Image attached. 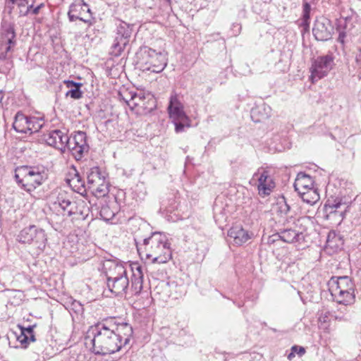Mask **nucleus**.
I'll return each instance as SVG.
<instances>
[{
	"instance_id": "f257e3e1",
	"label": "nucleus",
	"mask_w": 361,
	"mask_h": 361,
	"mask_svg": "<svg viewBox=\"0 0 361 361\" xmlns=\"http://www.w3.org/2000/svg\"><path fill=\"white\" fill-rule=\"evenodd\" d=\"M111 323L104 320L92 326L85 337V345L95 355H105L119 351L123 347L119 335H116Z\"/></svg>"
},
{
	"instance_id": "f03ea898",
	"label": "nucleus",
	"mask_w": 361,
	"mask_h": 361,
	"mask_svg": "<svg viewBox=\"0 0 361 361\" xmlns=\"http://www.w3.org/2000/svg\"><path fill=\"white\" fill-rule=\"evenodd\" d=\"M136 246L140 256L152 260L153 263H166L171 257L166 237L159 232H154L149 238H145L143 243L140 245L136 241Z\"/></svg>"
},
{
	"instance_id": "7ed1b4c3",
	"label": "nucleus",
	"mask_w": 361,
	"mask_h": 361,
	"mask_svg": "<svg viewBox=\"0 0 361 361\" xmlns=\"http://www.w3.org/2000/svg\"><path fill=\"white\" fill-rule=\"evenodd\" d=\"M102 272L106 276V285L116 295L126 293L129 279L124 266L114 259H106L102 263Z\"/></svg>"
},
{
	"instance_id": "20e7f679",
	"label": "nucleus",
	"mask_w": 361,
	"mask_h": 361,
	"mask_svg": "<svg viewBox=\"0 0 361 361\" xmlns=\"http://www.w3.org/2000/svg\"><path fill=\"white\" fill-rule=\"evenodd\" d=\"M54 205H58L63 216L71 218L72 221L85 220L90 213V207L82 200L75 201L66 192H59Z\"/></svg>"
},
{
	"instance_id": "39448f33",
	"label": "nucleus",
	"mask_w": 361,
	"mask_h": 361,
	"mask_svg": "<svg viewBox=\"0 0 361 361\" xmlns=\"http://www.w3.org/2000/svg\"><path fill=\"white\" fill-rule=\"evenodd\" d=\"M14 178L18 185L29 192L41 185L46 179L42 169L30 166H18L15 170Z\"/></svg>"
},
{
	"instance_id": "423d86ee",
	"label": "nucleus",
	"mask_w": 361,
	"mask_h": 361,
	"mask_svg": "<svg viewBox=\"0 0 361 361\" xmlns=\"http://www.w3.org/2000/svg\"><path fill=\"white\" fill-rule=\"evenodd\" d=\"M137 54L141 63L146 66L145 69L147 71L158 73L163 71L166 66L165 56L148 47L140 48Z\"/></svg>"
},
{
	"instance_id": "0eeeda50",
	"label": "nucleus",
	"mask_w": 361,
	"mask_h": 361,
	"mask_svg": "<svg viewBox=\"0 0 361 361\" xmlns=\"http://www.w3.org/2000/svg\"><path fill=\"white\" fill-rule=\"evenodd\" d=\"M17 240L22 243H32L39 252L43 251L46 247L47 237L44 231L34 225L21 230Z\"/></svg>"
},
{
	"instance_id": "6e6552de",
	"label": "nucleus",
	"mask_w": 361,
	"mask_h": 361,
	"mask_svg": "<svg viewBox=\"0 0 361 361\" xmlns=\"http://www.w3.org/2000/svg\"><path fill=\"white\" fill-rule=\"evenodd\" d=\"M88 188L96 196L104 197L109 193V183L98 167L90 169L87 172Z\"/></svg>"
},
{
	"instance_id": "1a4fd4ad",
	"label": "nucleus",
	"mask_w": 361,
	"mask_h": 361,
	"mask_svg": "<svg viewBox=\"0 0 361 361\" xmlns=\"http://www.w3.org/2000/svg\"><path fill=\"white\" fill-rule=\"evenodd\" d=\"M335 66L334 56L332 52L317 57L312 62L310 68L311 78L320 80L326 77Z\"/></svg>"
},
{
	"instance_id": "9d476101",
	"label": "nucleus",
	"mask_w": 361,
	"mask_h": 361,
	"mask_svg": "<svg viewBox=\"0 0 361 361\" xmlns=\"http://www.w3.org/2000/svg\"><path fill=\"white\" fill-rule=\"evenodd\" d=\"M116 26L114 42L111 46V54L115 56H118L129 42L132 27L130 24L122 20H119Z\"/></svg>"
},
{
	"instance_id": "9b49d317",
	"label": "nucleus",
	"mask_w": 361,
	"mask_h": 361,
	"mask_svg": "<svg viewBox=\"0 0 361 361\" xmlns=\"http://www.w3.org/2000/svg\"><path fill=\"white\" fill-rule=\"evenodd\" d=\"M329 289L332 294L337 297L344 296L347 292V302H350L353 298L354 284L348 276L332 277L329 282Z\"/></svg>"
},
{
	"instance_id": "f8f14e48",
	"label": "nucleus",
	"mask_w": 361,
	"mask_h": 361,
	"mask_svg": "<svg viewBox=\"0 0 361 361\" xmlns=\"http://www.w3.org/2000/svg\"><path fill=\"white\" fill-rule=\"evenodd\" d=\"M346 204L339 197L328 199L324 206L325 218L328 220L334 219L340 224L347 209Z\"/></svg>"
},
{
	"instance_id": "ddd939ff",
	"label": "nucleus",
	"mask_w": 361,
	"mask_h": 361,
	"mask_svg": "<svg viewBox=\"0 0 361 361\" xmlns=\"http://www.w3.org/2000/svg\"><path fill=\"white\" fill-rule=\"evenodd\" d=\"M334 26L331 21L324 16L316 18L312 27V34L317 41L325 42L331 39Z\"/></svg>"
},
{
	"instance_id": "4468645a",
	"label": "nucleus",
	"mask_w": 361,
	"mask_h": 361,
	"mask_svg": "<svg viewBox=\"0 0 361 361\" xmlns=\"http://www.w3.org/2000/svg\"><path fill=\"white\" fill-rule=\"evenodd\" d=\"M66 148L72 152L77 160L80 159L83 153L87 152L89 150L86 133L82 131H78L72 139L68 137V145Z\"/></svg>"
},
{
	"instance_id": "2eb2a0df",
	"label": "nucleus",
	"mask_w": 361,
	"mask_h": 361,
	"mask_svg": "<svg viewBox=\"0 0 361 361\" xmlns=\"http://www.w3.org/2000/svg\"><path fill=\"white\" fill-rule=\"evenodd\" d=\"M44 140L47 145L56 149L65 152L68 145V135L61 130H52L44 135Z\"/></svg>"
},
{
	"instance_id": "dca6fc26",
	"label": "nucleus",
	"mask_w": 361,
	"mask_h": 361,
	"mask_svg": "<svg viewBox=\"0 0 361 361\" xmlns=\"http://www.w3.org/2000/svg\"><path fill=\"white\" fill-rule=\"evenodd\" d=\"M16 32L14 27L11 24L2 26L1 37V49H5V52L0 54V59L4 60L7 57V53L11 50V47L16 44Z\"/></svg>"
},
{
	"instance_id": "f3484780",
	"label": "nucleus",
	"mask_w": 361,
	"mask_h": 361,
	"mask_svg": "<svg viewBox=\"0 0 361 361\" xmlns=\"http://www.w3.org/2000/svg\"><path fill=\"white\" fill-rule=\"evenodd\" d=\"M253 178H256L258 180L257 188L259 194L261 195H269L275 187V183L269 175V172L263 169H258L254 173Z\"/></svg>"
},
{
	"instance_id": "a211bd4d",
	"label": "nucleus",
	"mask_w": 361,
	"mask_h": 361,
	"mask_svg": "<svg viewBox=\"0 0 361 361\" xmlns=\"http://www.w3.org/2000/svg\"><path fill=\"white\" fill-rule=\"evenodd\" d=\"M105 320L111 323V328L114 329L115 334L121 336L120 343H123V347L126 346L129 343L133 334L132 326L126 322L116 324L115 318H110Z\"/></svg>"
},
{
	"instance_id": "6ab92c4d",
	"label": "nucleus",
	"mask_w": 361,
	"mask_h": 361,
	"mask_svg": "<svg viewBox=\"0 0 361 361\" xmlns=\"http://www.w3.org/2000/svg\"><path fill=\"white\" fill-rule=\"evenodd\" d=\"M168 111L172 120H178L183 122H190L189 117L183 109V104L179 101L176 95H171L168 106Z\"/></svg>"
},
{
	"instance_id": "aec40b11",
	"label": "nucleus",
	"mask_w": 361,
	"mask_h": 361,
	"mask_svg": "<svg viewBox=\"0 0 361 361\" xmlns=\"http://www.w3.org/2000/svg\"><path fill=\"white\" fill-rule=\"evenodd\" d=\"M130 94V99L126 97H123V101L129 106L132 109L136 106H141L142 107L146 109L145 100L147 99L148 103H152V106L149 108V111H152L154 105V99L152 96L150 94H147V96L145 93L140 92H128Z\"/></svg>"
},
{
	"instance_id": "412c9836",
	"label": "nucleus",
	"mask_w": 361,
	"mask_h": 361,
	"mask_svg": "<svg viewBox=\"0 0 361 361\" xmlns=\"http://www.w3.org/2000/svg\"><path fill=\"white\" fill-rule=\"evenodd\" d=\"M274 242L276 238H279L287 243H302L305 241V235L302 232L297 231L292 228L281 230L280 232L274 235Z\"/></svg>"
},
{
	"instance_id": "4be33fe9",
	"label": "nucleus",
	"mask_w": 361,
	"mask_h": 361,
	"mask_svg": "<svg viewBox=\"0 0 361 361\" xmlns=\"http://www.w3.org/2000/svg\"><path fill=\"white\" fill-rule=\"evenodd\" d=\"M36 324L30 325L27 327H24L21 325H18L20 329V334L16 335L17 341L21 344L22 348H26L30 342L36 341L34 334V329Z\"/></svg>"
},
{
	"instance_id": "5701e85b",
	"label": "nucleus",
	"mask_w": 361,
	"mask_h": 361,
	"mask_svg": "<svg viewBox=\"0 0 361 361\" xmlns=\"http://www.w3.org/2000/svg\"><path fill=\"white\" fill-rule=\"evenodd\" d=\"M228 236L237 245H243L250 238L249 233L239 225L232 226L228 231Z\"/></svg>"
},
{
	"instance_id": "b1692460",
	"label": "nucleus",
	"mask_w": 361,
	"mask_h": 361,
	"mask_svg": "<svg viewBox=\"0 0 361 361\" xmlns=\"http://www.w3.org/2000/svg\"><path fill=\"white\" fill-rule=\"evenodd\" d=\"M271 111V107L263 102L251 109V118L255 123L261 122L270 117Z\"/></svg>"
},
{
	"instance_id": "393cba45",
	"label": "nucleus",
	"mask_w": 361,
	"mask_h": 361,
	"mask_svg": "<svg viewBox=\"0 0 361 361\" xmlns=\"http://www.w3.org/2000/svg\"><path fill=\"white\" fill-rule=\"evenodd\" d=\"M314 180L308 174L304 172H300L298 173L294 183V188L295 191L300 192L301 189L310 190L313 188Z\"/></svg>"
},
{
	"instance_id": "a878e982",
	"label": "nucleus",
	"mask_w": 361,
	"mask_h": 361,
	"mask_svg": "<svg viewBox=\"0 0 361 361\" xmlns=\"http://www.w3.org/2000/svg\"><path fill=\"white\" fill-rule=\"evenodd\" d=\"M13 128L18 133H27L29 132L28 116L20 111L17 112L15 116Z\"/></svg>"
},
{
	"instance_id": "bb28decb",
	"label": "nucleus",
	"mask_w": 361,
	"mask_h": 361,
	"mask_svg": "<svg viewBox=\"0 0 361 361\" xmlns=\"http://www.w3.org/2000/svg\"><path fill=\"white\" fill-rule=\"evenodd\" d=\"M64 84L69 89L66 93V97H70L74 99H78L82 97V92L80 90L82 83L73 80H64Z\"/></svg>"
},
{
	"instance_id": "cd10ccee",
	"label": "nucleus",
	"mask_w": 361,
	"mask_h": 361,
	"mask_svg": "<svg viewBox=\"0 0 361 361\" xmlns=\"http://www.w3.org/2000/svg\"><path fill=\"white\" fill-rule=\"evenodd\" d=\"M310 12H311L310 4L307 1H304L303 4H302V17L299 20V26L302 28V31L304 32L310 30Z\"/></svg>"
},
{
	"instance_id": "c85d7f7f",
	"label": "nucleus",
	"mask_w": 361,
	"mask_h": 361,
	"mask_svg": "<svg viewBox=\"0 0 361 361\" xmlns=\"http://www.w3.org/2000/svg\"><path fill=\"white\" fill-rule=\"evenodd\" d=\"M303 202L313 205L319 200V195L315 189L306 190L298 192Z\"/></svg>"
},
{
	"instance_id": "c756f323",
	"label": "nucleus",
	"mask_w": 361,
	"mask_h": 361,
	"mask_svg": "<svg viewBox=\"0 0 361 361\" xmlns=\"http://www.w3.org/2000/svg\"><path fill=\"white\" fill-rule=\"evenodd\" d=\"M137 271L138 272V275L135 273H133V278L131 281V288L134 292V294H139L142 289V272L141 267H137Z\"/></svg>"
},
{
	"instance_id": "7c9ffc66",
	"label": "nucleus",
	"mask_w": 361,
	"mask_h": 361,
	"mask_svg": "<svg viewBox=\"0 0 361 361\" xmlns=\"http://www.w3.org/2000/svg\"><path fill=\"white\" fill-rule=\"evenodd\" d=\"M69 184L78 193L85 191V183L81 176L76 171L74 176L69 180Z\"/></svg>"
},
{
	"instance_id": "2f4dec72",
	"label": "nucleus",
	"mask_w": 361,
	"mask_h": 361,
	"mask_svg": "<svg viewBox=\"0 0 361 361\" xmlns=\"http://www.w3.org/2000/svg\"><path fill=\"white\" fill-rule=\"evenodd\" d=\"M78 10L77 9V8H75V6H70L69 11L68 12V17L69 20L71 22H73L76 20H79L90 25L92 24V16L90 15H89L88 18H86L85 16H79L78 15Z\"/></svg>"
},
{
	"instance_id": "473e14b6",
	"label": "nucleus",
	"mask_w": 361,
	"mask_h": 361,
	"mask_svg": "<svg viewBox=\"0 0 361 361\" xmlns=\"http://www.w3.org/2000/svg\"><path fill=\"white\" fill-rule=\"evenodd\" d=\"M44 124V120L42 118L35 116H28L29 133L38 132Z\"/></svg>"
},
{
	"instance_id": "72a5a7b5",
	"label": "nucleus",
	"mask_w": 361,
	"mask_h": 361,
	"mask_svg": "<svg viewBox=\"0 0 361 361\" xmlns=\"http://www.w3.org/2000/svg\"><path fill=\"white\" fill-rule=\"evenodd\" d=\"M71 6H75V8L77 7V9L78 10V15L79 16H85L86 18H88L89 15L92 16L90 8H89V6L85 2L73 3Z\"/></svg>"
},
{
	"instance_id": "f704fd0d",
	"label": "nucleus",
	"mask_w": 361,
	"mask_h": 361,
	"mask_svg": "<svg viewBox=\"0 0 361 361\" xmlns=\"http://www.w3.org/2000/svg\"><path fill=\"white\" fill-rule=\"evenodd\" d=\"M99 215L103 220L109 221L114 217L115 212L108 204H103L100 208Z\"/></svg>"
},
{
	"instance_id": "c9c22d12",
	"label": "nucleus",
	"mask_w": 361,
	"mask_h": 361,
	"mask_svg": "<svg viewBox=\"0 0 361 361\" xmlns=\"http://www.w3.org/2000/svg\"><path fill=\"white\" fill-rule=\"evenodd\" d=\"M173 285H174L173 283L171 284L169 282L162 283L157 288L161 289L164 297L170 298L171 296L170 290H171V286H173Z\"/></svg>"
},
{
	"instance_id": "e433bc0d",
	"label": "nucleus",
	"mask_w": 361,
	"mask_h": 361,
	"mask_svg": "<svg viewBox=\"0 0 361 361\" xmlns=\"http://www.w3.org/2000/svg\"><path fill=\"white\" fill-rule=\"evenodd\" d=\"M173 123L175 126V131L177 133H181L183 131L185 127H190L189 122H183L178 120H173Z\"/></svg>"
},
{
	"instance_id": "4c0bfd02",
	"label": "nucleus",
	"mask_w": 361,
	"mask_h": 361,
	"mask_svg": "<svg viewBox=\"0 0 361 361\" xmlns=\"http://www.w3.org/2000/svg\"><path fill=\"white\" fill-rule=\"evenodd\" d=\"M355 294L353 293V300L350 302H347L348 298H347V293H344V296L343 297H338L337 302L339 304H342L344 306H347L348 305H350L354 302L355 301Z\"/></svg>"
},
{
	"instance_id": "58836bf2",
	"label": "nucleus",
	"mask_w": 361,
	"mask_h": 361,
	"mask_svg": "<svg viewBox=\"0 0 361 361\" xmlns=\"http://www.w3.org/2000/svg\"><path fill=\"white\" fill-rule=\"evenodd\" d=\"M34 5V0L30 2V4L27 6L25 8H20L19 14L20 16H27L29 12H30L31 9L33 8Z\"/></svg>"
},
{
	"instance_id": "ea45409f",
	"label": "nucleus",
	"mask_w": 361,
	"mask_h": 361,
	"mask_svg": "<svg viewBox=\"0 0 361 361\" xmlns=\"http://www.w3.org/2000/svg\"><path fill=\"white\" fill-rule=\"evenodd\" d=\"M291 350L295 351V353L298 354L299 357H302L305 353V349L302 346L293 345L291 348Z\"/></svg>"
},
{
	"instance_id": "a19ab883",
	"label": "nucleus",
	"mask_w": 361,
	"mask_h": 361,
	"mask_svg": "<svg viewBox=\"0 0 361 361\" xmlns=\"http://www.w3.org/2000/svg\"><path fill=\"white\" fill-rule=\"evenodd\" d=\"M30 1H31V0H17L16 4L19 8H25L30 4Z\"/></svg>"
},
{
	"instance_id": "79ce46f5",
	"label": "nucleus",
	"mask_w": 361,
	"mask_h": 361,
	"mask_svg": "<svg viewBox=\"0 0 361 361\" xmlns=\"http://www.w3.org/2000/svg\"><path fill=\"white\" fill-rule=\"evenodd\" d=\"M17 0H6V7L9 9V13L11 12L14 8V5L16 4Z\"/></svg>"
},
{
	"instance_id": "37998d69",
	"label": "nucleus",
	"mask_w": 361,
	"mask_h": 361,
	"mask_svg": "<svg viewBox=\"0 0 361 361\" xmlns=\"http://www.w3.org/2000/svg\"><path fill=\"white\" fill-rule=\"evenodd\" d=\"M280 209L281 212L287 214L290 210V207L285 202L284 204L281 206Z\"/></svg>"
},
{
	"instance_id": "c03bdc74",
	"label": "nucleus",
	"mask_w": 361,
	"mask_h": 361,
	"mask_svg": "<svg viewBox=\"0 0 361 361\" xmlns=\"http://www.w3.org/2000/svg\"><path fill=\"white\" fill-rule=\"evenodd\" d=\"M345 36L346 34L344 31H340L337 39L338 42H339L341 44H344Z\"/></svg>"
},
{
	"instance_id": "a18cd8bd",
	"label": "nucleus",
	"mask_w": 361,
	"mask_h": 361,
	"mask_svg": "<svg viewBox=\"0 0 361 361\" xmlns=\"http://www.w3.org/2000/svg\"><path fill=\"white\" fill-rule=\"evenodd\" d=\"M355 62L361 68V48L358 49L357 53L356 54Z\"/></svg>"
},
{
	"instance_id": "49530a36",
	"label": "nucleus",
	"mask_w": 361,
	"mask_h": 361,
	"mask_svg": "<svg viewBox=\"0 0 361 361\" xmlns=\"http://www.w3.org/2000/svg\"><path fill=\"white\" fill-rule=\"evenodd\" d=\"M44 6V4H39V6L33 8L30 12L33 14V15H37L39 13V10Z\"/></svg>"
},
{
	"instance_id": "de8ad7c7",
	"label": "nucleus",
	"mask_w": 361,
	"mask_h": 361,
	"mask_svg": "<svg viewBox=\"0 0 361 361\" xmlns=\"http://www.w3.org/2000/svg\"><path fill=\"white\" fill-rule=\"evenodd\" d=\"M129 92L128 90H125L123 93L119 92L120 97L123 100V97H126L127 98L130 99V94L128 93Z\"/></svg>"
},
{
	"instance_id": "09e8293b",
	"label": "nucleus",
	"mask_w": 361,
	"mask_h": 361,
	"mask_svg": "<svg viewBox=\"0 0 361 361\" xmlns=\"http://www.w3.org/2000/svg\"><path fill=\"white\" fill-rule=\"evenodd\" d=\"M335 319H338V320H347L348 319V318L345 317L344 314H343V315L336 314L335 315Z\"/></svg>"
},
{
	"instance_id": "8fccbe9b",
	"label": "nucleus",
	"mask_w": 361,
	"mask_h": 361,
	"mask_svg": "<svg viewBox=\"0 0 361 361\" xmlns=\"http://www.w3.org/2000/svg\"><path fill=\"white\" fill-rule=\"evenodd\" d=\"M73 306H74V307L77 308V307H80V309H82V307H81V305L80 302H77V301H74L73 302Z\"/></svg>"
},
{
	"instance_id": "3c124183",
	"label": "nucleus",
	"mask_w": 361,
	"mask_h": 361,
	"mask_svg": "<svg viewBox=\"0 0 361 361\" xmlns=\"http://www.w3.org/2000/svg\"><path fill=\"white\" fill-rule=\"evenodd\" d=\"M295 351L291 350V352L288 355V359L290 360H292V358L295 357Z\"/></svg>"
},
{
	"instance_id": "603ef678",
	"label": "nucleus",
	"mask_w": 361,
	"mask_h": 361,
	"mask_svg": "<svg viewBox=\"0 0 361 361\" xmlns=\"http://www.w3.org/2000/svg\"><path fill=\"white\" fill-rule=\"evenodd\" d=\"M334 235V238L336 237V234L335 233H329V235H328V238H327V242L329 243L330 242V238L331 237V235Z\"/></svg>"
},
{
	"instance_id": "864d4df0",
	"label": "nucleus",
	"mask_w": 361,
	"mask_h": 361,
	"mask_svg": "<svg viewBox=\"0 0 361 361\" xmlns=\"http://www.w3.org/2000/svg\"><path fill=\"white\" fill-rule=\"evenodd\" d=\"M33 0H31V2Z\"/></svg>"
}]
</instances>
